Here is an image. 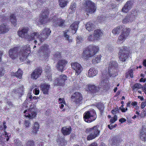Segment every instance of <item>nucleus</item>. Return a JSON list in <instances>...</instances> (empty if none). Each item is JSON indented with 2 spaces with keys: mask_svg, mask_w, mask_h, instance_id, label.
Listing matches in <instances>:
<instances>
[{
  "mask_svg": "<svg viewBox=\"0 0 146 146\" xmlns=\"http://www.w3.org/2000/svg\"><path fill=\"white\" fill-rule=\"evenodd\" d=\"M117 119H110V123H114Z\"/></svg>",
  "mask_w": 146,
  "mask_h": 146,
  "instance_id": "69168bd1",
  "label": "nucleus"
},
{
  "mask_svg": "<svg viewBox=\"0 0 146 146\" xmlns=\"http://www.w3.org/2000/svg\"><path fill=\"white\" fill-rule=\"evenodd\" d=\"M79 22L76 21L73 23L70 26V31L73 34L76 33L78 27Z\"/></svg>",
  "mask_w": 146,
  "mask_h": 146,
  "instance_id": "5701e85b",
  "label": "nucleus"
},
{
  "mask_svg": "<svg viewBox=\"0 0 146 146\" xmlns=\"http://www.w3.org/2000/svg\"><path fill=\"white\" fill-rule=\"evenodd\" d=\"M76 8V5L74 3H72L70 6V9L73 11H74Z\"/></svg>",
  "mask_w": 146,
  "mask_h": 146,
  "instance_id": "09e8293b",
  "label": "nucleus"
},
{
  "mask_svg": "<svg viewBox=\"0 0 146 146\" xmlns=\"http://www.w3.org/2000/svg\"><path fill=\"white\" fill-rule=\"evenodd\" d=\"M133 5V2L131 1H127L122 8L121 11L124 13H127L132 8Z\"/></svg>",
  "mask_w": 146,
  "mask_h": 146,
  "instance_id": "dca6fc26",
  "label": "nucleus"
},
{
  "mask_svg": "<svg viewBox=\"0 0 146 146\" xmlns=\"http://www.w3.org/2000/svg\"><path fill=\"white\" fill-rule=\"evenodd\" d=\"M39 124L37 122H35L33 128V132L35 134L37 133L39 128Z\"/></svg>",
  "mask_w": 146,
  "mask_h": 146,
  "instance_id": "473e14b6",
  "label": "nucleus"
},
{
  "mask_svg": "<svg viewBox=\"0 0 146 146\" xmlns=\"http://www.w3.org/2000/svg\"><path fill=\"white\" fill-rule=\"evenodd\" d=\"M122 28V27L121 26H119L117 27L116 28H114L112 30V33L114 35L118 34L121 30Z\"/></svg>",
  "mask_w": 146,
  "mask_h": 146,
  "instance_id": "4c0bfd02",
  "label": "nucleus"
},
{
  "mask_svg": "<svg viewBox=\"0 0 146 146\" xmlns=\"http://www.w3.org/2000/svg\"><path fill=\"white\" fill-rule=\"evenodd\" d=\"M126 49V47H123L120 50L118 54L121 61H125L127 58L128 54Z\"/></svg>",
  "mask_w": 146,
  "mask_h": 146,
  "instance_id": "9b49d317",
  "label": "nucleus"
},
{
  "mask_svg": "<svg viewBox=\"0 0 146 146\" xmlns=\"http://www.w3.org/2000/svg\"><path fill=\"white\" fill-rule=\"evenodd\" d=\"M67 63V61L66 60H60L58 62L56 66L57 69L61 72L63 71Z\"/></svg>",
  "mask_w": 146,
  "mask_h": 146,
  "instance_id": "f3484780",
  "label": "nucleus"
},
{
  "mask_svg": "<svg viewBox=\"0 0 146 146\" xmlns=\"http://www.w3.org/2000/svg\"><path fill=\"white\" fill-rule=\"evenodd\" d=\"M101 56L98 55L96 56L92 60V62L94 64L99 63L101 61Z\"/></svg>",
  "mask_w": 146,
  "mask_h": 146,
  "instance_id": "f704fd0d",
  "label": "nucleus"
},
{
  "mask_svg": "<svg viewBox=\"0 0 146 146\" xmlns=\"http://www.w3.org/2000/svg\"><path fill=\"white\" fill-rule=\"evenodd\" d=\"M117 64L115 61H111L109 63L107 70L103 72L102 78L98 86L99 88H108L110 86L109 79L110 77L117 76Z\"/></svg>",
  "mask_w": 146,
  "mask_h": 146,
  "instance_id": "f03ea898",
  "label": "nucleus"
},
{
  "mask_svg": "<svg viewBox=\"0 0 146 146\" xmlns=\"http://www.w3.org/2000/svg\"><path fill=\"white\" fill-rule=\"evenodd\" d=\"M9 55L13 60L17 59L18 57V54L16 52L15 48L10 49L9 52Z\"/></svg>",
  "mask_w": 146,
  "mask_h": 146,
  "instance_id": "412c9836",
  "label": "nucleus"
},
{
  "mask_svg": "<svg viewBox=\"0 0 146 146\" xmlns=\"http://www.w3.org/2000/svg\"><path fill=\"white\" fill-rule=\"evenodd\" d=\"M5 70H4L2 68L0 69V77L2 76L4 74Z\"/></svg>",
  "mask_w": 146,
  "mask_h": 146,
  "instance_id": "bf43d9fd",
  "label": "nucleus"
},
{
  "mask_svg": "<svg viewBox=\"0 0 146 146\" xmlns=\"http://www.w3.org/2000/svg\"><path fill=\"white\" fill-rule=\"evenodd\" d=\"M120 109L121 110V111L123 112H125L127 110V108H125L122 106L120 108Z\"/></svg>",
  "mask_w": 146,
  "mask_h": 146,
  "instance_id": "680f3d73",
  "label": "nucleus"
},
{
  "mask_svg": "<svg viewBox=\"0 0 146 146\" xmlns=\"http://www.w3.org/2000/svg\"><path fill=\"white\" fill-rule=\"evenodd\" d=\"M59 5V6L62 8L65 7L68 3L66 0H58Z\"/></svg>",
  "mask_w": 146,
  "mask_h": 146,
  "instance_id": "72a5a7b5",
  "label": "nucleus"
},
{
  "mask_svg": "<svg viewBox=\"0 0 146 146\" xmlns=\"http://www.w3.org/2000/svg\"><path fill=\"white\" fill-rule=\"evenodd\" d=\"M103 34L102 32L100 29H97L94 31V36L96 40H99Z\"/></svg>",
  "mask_w": 146,
  "mask_h": 146,
  "instance_id": "bb28decb",
  "label": "nucleus"
},
{
  "mask_svg": "<svg viewBox=\"0 0 146 146\" xmlns=\"http://www.w3.org/2000/svg\"><path fill=\"white\" fill-rule=\"evenodd\" d=\"M5 138L6 139L7 141H8L9 140V136H8V134L6 132H5Z\"/></svg>",
  "mask_w": 146,
  "mask_h": 146,
  "instance_id": "0e129e2a",
  "label": "nucleus"
},
{
  "mask_svg": "<svg viewBox=\"0 0 146 146\" xmlns=\"http://www.w3.org/2000/svg\"><path fill=\"white\" fill-rule=\"evenodd\" d=\"M61 131L63 134L64 135H69L72 131V128L70 126H65L62 127Z\"/></svg>",
  "mask_w": 146,
  "mask_h": 146,
  "instance_id": "4be33fe9",
  "label": "nucleus"
},
{
  "mask_svg": "<svg viewBox=\"0 0 146 146\" xmlns=\"http://www.w3.org/2000/svg\"><path fill=\"white\" fill-rule=\"evenodd\" d=\"M30 48L29 45H26L23 47L19 52V55L21 61H23L25 59L31 52Z\"/></svg>",
  "mask_w": 146,
  "mask_h": 146,
  "instance_id": "6e6552de",
  "label": "nucleus"
},
{
  "mask_svg": "<svg viewBox=\"0 0 146 146\" xmlns=\"http://www.w3.org/2000/svg\"><path fill=\"white\" fill-rule=\"evenodd\" d=\"M67 79V77L65 75H60L59 78L55 79L53 82V83L54 85H63Z\"/></svg>",
  "mask_w": 146,
  "mask_h": 146,
  "instance_id": "ddd939ff",
  "label": "nucleus"
},
{
  "mask_svg": "<svg viewBox=\"0 0 146 146\" xmlns=\"http://www.w3.org/2000/svg\"><path fill=\"white\" fill-rule=\"evenodd\" d=\"M26 144V146H34L35 142L33 140H29L27 141Z\"/></svg>",
  "mask_w": 146,
  "mask_h": 146,
  "instance_id": "79ce46f5",
  "label": "nucleus"
},
{
  "mask_svg": "<svg viewBox=\"0 0 146 146\" xmlns=\"http://www.w3.org/2000/svg\"><path fill=\"white\" fill-rule=\"evenodd\" d=\"M130 76L131 78H133V70L132 69L129 70L127 73L126 77L128 78Z\"/></svg>",
  "mask_w": 146,
  "mask_h": 146,
  "instance_id": "a19ab883",
  "label": "nucleus"
},
{
  "mask_svg": "<svg viewBox=\"0 0 146 146\" xmlns=\"http://www.w3.org/2000/svg\"><path fill=\"white\" fill-rule=\"evenodd\" d=\"M83 3L85 7V11L87 13L92 14L95 11L96 7L94 3L88 0L84 1Z\"/></svg>",
  "mask_w": 146,
  "mask_h": 146,
  "instance_id": "0eeeda50",
  "label": "nucleus"
},
{
  "mask_svg": "<svg viewBox=\"0 0 146 146\" xmlns=\"http://www.w3.org/2000/svg\"><path fill=\"white\" fill-rule=\"evenodd\" d=\"M10 20L11 21V23L14 26H15L17 25V21L15 17L14 14L11 15L10 16Z\"/></svg>",
  "mask_w": 146,
  "mask_h": 146,
  "instance_id": "e433bc0d",
  "label": "nucleus"
},
{
  "mask_svg": "<svg viewBox=\"0 0 146 146\" xmlns=\"http://www.w3.org/2000/svg\"><path fill=\"white\" fill-rule=\"evenodd\" d=\"M146 106V100H145L144 102L141 103L140 107L141 109L144 108Z\"/></svg>",
  "mask_w": 146,
  "mask_h": 146,
  "instance_id": "4d7b16f0",
  "label": "nucleus"
},
{
  "mask_svg": "<svg viewBox=\"0 0 146 146\" xmlns=\"http://www.w3.org/2000/svg\"><path fill=\"white\" fill-rule=\"evenodd\" d=\"M142 85L139 84H136L134 85L133 86L132 88L133 90H135L136 89L140 88L142 87Z\"/></svg>",
  "mask_w": 146,
  "mask_h": 146,
  "instance_id": "c03bdc74",
  "label": "nucleus"
},
{
  "mask_svg": "<svg viewBox=\"0 0 146 146\" xmlns=\"http://www.w3.org/2000/svg\"><path fill=\"white\" fill-rule=\"evenodd\" d=\"M60 53L59 52H57L54 55V58L56 59V58H58L60 57Z\"/></svg>",
  "mask_w": 146,
  "mask_h": 146,
  "instance_id": "13d9d810",
  "label": "nucleus"
},
{
  "mask_svg": "<svg viewBox=\"0 0 146 146\" xmlns=\"http://www.w3.org/2000/svg\"><path fill=\"white\" fill-rule=\"evenodd\" d=\"M41 69L39 68L35 69L31 74V78L34 79H36L41 75L42 73Z\"/></svg>",
  "mask_w": 146,
  "mask_h": 146,
  "instance_id": "aec40b11",
  "label": "nucleus"
},
{
  "mask_svg": "<svg viewBox=\"0 0 146 146\" xmlns=\"http://www.w3.org/2000/svg\"><path fill=\"white\" fill-rule=\"evenodd\" d=\"M93 117L94 119L97 117L96 112L93 109L91 110L90 111L86 112L84 114V119H89Z\"/></svg>",
  "mask_w": 146,
  "mask_h": 146,
  "instance_id": "a211bd4d",
  "label": "nucleus"
},
{
  "mask_svg": "<svg viewBox=\"0 0 146 146\" xmlns=\"http://www.w3.org/2000/svg\"><path fill=\"white\" fill-rule=\"evenodd\" d=\"M60 108L61 109H62V111H64L65 108L67 107V105L65 103V102L64 103L61 104L60 105Z\"/></svg>",
  "mask_w": 146,
  "mask_h": 146,
  "instance_id": "49530a36",
  "label": "nucleus"
},
{
  "mask_svg": "<svg viewBox=\"0 0 146 146\" xmlns=\"http://www.w3.org/2000/svg\"><path fill=\"white\" fill-rule=\"evenodd\" d=\"M57 142L59 143V144L62 146H64L67 144V141L65 140L64 138L60 137L57 139Z\"/></svg>",
  "mask_w": 146,
  "mask_h": 146,
  "instance_id": "2f4dec72",
  "label": "nucleus"
},
{
  "mask_svg": "<svg viewBox=\"0 0 146 146\" xmlns=\"http://www.w3.org/2000/svg\"><path fill=\"white\" fill-rule=\"evenodd\" d=\"M89 146H98V145L96 143L94 142L92 143Z\"/></svg>",
  "mask_w": 146,
  "mask_h": 146,
  "instance_id": "774afa93",
  "label": "nucleus"
},
{
  "mask_svg": "<svg viewBox=\"0 0 146 146\" xmlns=\"http://www.w3.org/2000/svg\"><path fill=\"white\" fill-rule=\"evenodd\" d=\"M24 124L26 127H28L29 126L30 123L29 120H25Z\"/></svg>",
  "mask_w": 146,
  "mask_h": 146,
  "instance_id": "5fc2aeb1",
  "label": "nucleus"
},
{
  "mask_svg": "<svg viewBox=\"0 0 146 146\" xmlns=\"http://www.w3.org/2000/svg\"><path fill=\"white\" fill-rule=\"evenodd\" d=\"M72 100L76 104L80 103L82 99V94L78 92L74 93L71 97Z\"/></svg>",
  "mask_w": 146,
  "mask_h": 146,
  "instance_id": "2eb2a0df",
  "label": "nucleus"
},
{
  "mask_svg": "<svg viewBox=\"0 0 146 146\" xmlns=\"http://www.w3.org/2000/svg\"><path fill=\"white\" fill-rule=\"evenodd\" d=\"M113 123H110V125H108V128L112 130L114 128L116 127L117 125L116 124H115L114 125L113 124Z\"/></svg>",
  "mask_w": 146,
  "mask_h": 146,
  "instance_id": "de8ad7c7",
  "label": "nucleus"
},
{
  "mask_svg": "<svg viewBox=\"0 0 146 146\" xmlns=\"http://www.w3.org/2000/svg\"><path fill=\"white\" fill-rule=\"evenodd\" d=\"M23 74V71L19 69L16 72L12 73L11 75L13 76H15L18 78L20 79L22 78Z\"/></svg>",
  "mask_w": 146,
  "mask_h": 146,
  "instance_id": "7c9ffc66",
  "label": "nucleus"
},
{
  "mask_svg": "<svg viewBox=\"0 0 146 146\" xmlns=\"http://www.w3.org/2000/svg\"><path fill=\"white\" fill-rule=\"evenodd\" d=\"M99 49L98 46L89 45L83 51L82 54V58L86 60L90 59L98 51Z\"/></svg>",
  "mask_w": 146,
  "mask_h": 146,
  "instance_id": "20e7f679",
  "label": "nucleus"
},
{
  "mask_svg": "<svg viewBox=\"0 0 146 146\" xmlns=\"http://www.w3.org/2000/svg\"><path fill=\"white\" fill-rule=\"evenodd\" d=\"M23 87L22 86L19 88L17 89V90H14L13 91L16 93H18L20 95H23Z\"/></svg>",
  "mask_w": 146,
  "mask_h": 146,
  "instance_id": "58836bf2",
  "label": "nucleus"
},
{
  "mask_svg": "<svg viewBox=\"0 0 146 146\" xmlns=\"http://www.w3.org/2000/svg\"><path fill=\"white\" fill-rule=\"evenodd\" d=\"M27 100L29 101H32L33 100V96L30 94H28L27 98Z\"/></svg>",
  "mask_w": 146,
  "mask_h": 146,
  "instance_id": "603ef678",
  "label": "nucleus"
},
{
  "mask_svg": "<svg viewBox=\"0 0 146 146\" xmlns=\"http://www.w3.org/2000/svg\"><path fill=\"white\" fill-rule=\"evenodd\" d=\"M64 100L63 98H59L58 101V103L59 104H63L65 103Z\"/></svg>",
  "mask_w": 146,
  "mask_h": 146,
  "instance_id": "052dcab7",
  "label": "nucleus"
},
{
  "mask_svg": "<svg viewBox=\"0 0 146 146\" xmlns=\"http://www.w3.org/2000/svg\"><path fill=\"white\" fill-rule=\"evenodd\" d=\"M9 30L8 26L4 24L0 25V34H3L7 32Z\"/></svg>",
  "mask_w": 146,
  "mask_h": 146,
  "instance_id": "c85d7f7f",
  "label": "nucleus"
},
{
  "mask_svg": "<svg viewBox=\"0 0 146 146\" xmlns=\"http://www.w3.org/2000/svg\"><path fill=\"white\" fill-rule=\"evenodd\" d=\"M113 49V46L110 45H108L106 48V50L107 51L111 52Z\"/></svg>",
  "mask_w": 146,
  "mask_h": 146,
  "instance_id": "a18cd8bd",
  "label": "nucleus"
},
{
  "mask_svg": "<svg viewBox=\"0 0 146 146\" xmlns=\"http://www.w3.org/2000/svg\"><path fill=\"white\" fill-rule=\"evenodd\" d=\"M139 136L141 139L143 141H146V126L143 125L139 133Z\"/></svg>",
  "mask_w": 146,
  "mask_h": 146,
  "instance_id": "6ab92c4d",
  "label": "nucleus"
},
{
  "mask_svg": "<svg viewBox=\"0 0 146 146\" xmlns=\"http://www.w3.org/2000/svg\"><path fill=\"white\" fill-rule=\"evenodd\" d=\"M86 28L89 31H91L94 30L95 28V25L92 22H89L86 24Z\"/></svg>",
  "mask_w": 146,
  "mask_h": 146,
  "instance_id": "c756f323",
  "label": "nucleus"
},
{
  "mask_svg": "<svg viewBox=\"0 0 146 146\" xmlns=\"http://www.w3.org/2000/svg\"><path fill=\"white\" fill-rule=\"evenodd\" d=\"M137 102H133L131 103V105L133 106H134L135 107L136 106H137Z\"/></svg>",
  "mask_w": 146,
  "mask_h": 146,
  "instance_id": "338daca9",
  "label": "nucleus"
},
{
  "mask_svg": "<svg viewBox=\"0 0 146 146\" xmlns=\"http://www.w3.org/2000/svg\"><path fill=\"white\" fill-rule=\"evenodd\" d=\"M97 106L101 112L103 111L104 108V105L103 104L99 103L98 104Z\"/></svg>",
  "mask_w": 146,
  "mask_h": 146,
  "instance_id": "ea45409f",
  "label": "nucleus"
},
{
  "mask_svg": "<svg viewBox=\"0 0 146 146\" xmlns=\"http://www.w3.org/2000/svg\"><path fill=\"white\" fill-rule=\"evenodd\" d=\"M40 92L39 89L38 88H35L33 91V93L35 95H38Z\"/></svg>",
  "mask_w": 146,
  "mask_h": 146,
  "instance_id": "864d4df0",
  "label": "nucleus"
},
{
  "mask_svg": "<svg viewBox=\"0 0 146 146\" xmlns=\"http://www.w3.org/2000/svg\"><path fill=\"white\" fill-rule=\"evenodd\" d=\"M83 40V38L80 36H78L77 38L76 42L77 44H80L82 42Z\"/></svg>",
  "mask_w": 146,
  "mask_h": 146,
  "instance_id": "3c124183",
  "label": "nucleus"
},
{
  "mask_svg": "<svg viewBox=\"0 0 146 146\" xmlns=\"http://www.w3.org/2000/svg\"><path fill=\"white\" fill-rule=\"evenodd\" d=\"M98 70L94 68H91L88 70L87 76L89 77H92L95 76L98 73Z\"/></svg>",
  "mask_w": 146,
  "mask_h": 146,
  "instance_id": "393cba45",
  "label": "nucleus"
},
{
  "mask_svg": "<svg viewBox=\"0 0 146 146\" xmlns=\"http://www.w3.org/2000/svg\"><path fill=\"white\" fill-rule=\"evenodd\" d=\"M37 109L35 104L30 106V108L28 110H25L24 112V115L25 117L29 119L34 117L36 114Z\"/></svg>",
  "mask_w": 146,
  "mask_h": 146,
  "instance_id": "423d86ee",
  "label": "nucleus"
},
{
  "mask_svg": "<svg viewBox=\"0 0 146 146\" xmlns=\"http://www.w3.org/2000/svg\"><path fill=\"white\" fill-rule=\"evenodd\" d=\"M50 88V85L46 83H44L41 85V90L44 94H48Z\"/></svg>",
  "mask_w": 146,
  "mask_h": 146,
  "instance_id": "b1692460",
  "label": "nucleus"
},
{
  "mask_svg": "<svg viewBox=\"0 0 146 146\" xmlns=\"http://www.w3.org/2000/svg\"><path fill=\"white\" fill-rule=\"evenodd\" d=\"M68 31H66L64 32V36L65 37L66 40L69 42H71L72 41V39L68 35Z\"/></svg>",
  "mask_w": 146,
  "mask_h": 146,
  "instance_id": "c9c22d12",
  "label": "nucleus"
},
{
  "mask_svg": "<svg viewBox=\"0 0 146 146\" xmlns=\"http://www.w3.org/2000/svg\"><path fill=\"white\" fill-rule=\"evenodd\" d=\"M95 119H93V120L92 119H84V120L85 122H86L88 123H90L92 122L93 121H94Z\"/></svg>",
  "mask_w": 146,
  "mask_h": 146,
  "instance_id": "e2e57ef3",
  "label": "nucleus"
},
{
  "mask_svg": "<svg viewBox=\"0 0 146 146\" xmlns=\"http://www.w3.org/2000/svg\"><path fill=\"white\" fill-rule=\"evenodd\" d=\"M88 40L89 41H93L94 40H96L95 39L94 37L92 35H89L88 38Z\"/></svg>",
  "mask_w": 146,
  "mask_h": 146,
  "instance_id": "8fccbe9b",
  "label": "nucleus"
},
{
  "mask_svg": "<svg viewBox=\"0 0 146 146\" xmlns=\"http://www.w3.org/2000/svg\"><path fill=\"white\" fill-rule=\"evenodd\" d=\"M118 108H115L111 111V113L113 114H115L118 112Z\"/></svg>",
  "mask_w": 146,
  "mask_h": 146,
  "instance_id": "6e6d98bb",
  "label": "nucleus"
},
{
  "mask_svg": "<svg viewBox=\"0 0 146 146\" xmlns=\"http://www.w3.org/2000/svg\"><path fill=\"white\" fill-rule=\"evenodd\" d=\"M72 68L75 72V75L77 76L79 75L83 70V68L79 63L76 62H73L71 64Z\"/></svg>",
  "mask_w": 146,
  "mask_h": 146,
  "instance_id": "f8f14e48",
  "label": "nucleus"
},
{
  "mask_svg": "<svg viewBox=\"0 0 146 146\" xmlns=\"http://www.w3.org/2000/svg\"><path fill=\"white\" fill-rule=\"evenodd\" d=\"M97 126V125L95 126L92 128L86 129V131L90 134L87 137V140H92L98 136L100 131L98 129Z\"/></svg>",
  "mask_w": 146,
  "mask_h": 146,
  "instance_id": "39448f33",
  "label": "nucleus"
},
{
  "mask_svg": "<svg viewBox=\"0 0 146 146\" xmlns=\"http://www.w3.org/2000/svg\"><path fill=\"white\" fill-rule=\"evenodd\" d=\"M111 141V145L113 146H116L119 143L122 141V140L121 138L118 137L117 136H114L112 138Z\"/></svg>",
  "mask_w": 146,
  "mask_h": 146,
  "instance_id": "cd10ccee",
  "label": "nucleus"
},
{
  "mask_svg": "<svg viewBox=\"0 0 146 146\" xmlns=\"http://www.w3.org/2000/svg\"><path fill=\"white\" fill-rule=\"evenodd\" d=\"M88 86V89L90 91H96V86L91 85L89 84Z\"/></svg>",
  "mask_w": 146,
  "mask_h": 146,
  "instance_id": "37998d69",
  "label": "nucleus"
},
{
  "mask_svg": "<svg viewBox=\"0 0 146 146\" xmlns=\"http://www.w3.org/2000/svg\"><path fill=\"white\" fill-rule=\"evenodd\" d=\"M46 70L45 71L46 80L48 82H50L52 80L50 68V67L48 66L46 68Z\"/></svg>",
  "mask_w": 146,
  "mask_h": 146,
  "instance_id": "a878e982",
  "label": "nucleus"
},
{
  "mask_svg": "<svg viewBox=\"0 0 146 146\" xmlns=\"http://www.w3.org/2000/svg\"><path fill=\"white\" fill-rule=\"evenodd\" d=\"M136 12L135 11L132 10L131 12V16H126L124 18L122 21L123 23H127L132 22L135 20V17L136 15Z\"/></svg>",
  "mask_w": 146,
  "mask_h": 146,
  "instance_id": "4468645a",
  "label": "nucleus"
},
{
  "mask_svg": "<svg viewBox=\"0 0 146 146\" xmlns=\"http://www.w3.org/2000/svg\"><path fill=\"white\" fill-rule=\"evenodd\" d=\"M48 13L49 12L48 11H43L39 17L36 19V22L37 24L44 25L48 22H52L54 23L55 25L57 26H62L63 25L64 22V20L60 18L56 19V17L53 16L50 17L51 19H50L47 16Z\"/></svg>",
  "mask_w": 146,
  "mask_h": 146,
  "instance_id": "7ed1b4c3",
  "label": "nucleus"
},
{
  "mask_svg": "<svg viewBox=\"0 0 146 146\" xmlns=\"http://www.w3.org/2000/svg\"><path fill=\"white\" fill-rule=\"evenodd\" d=\"M130 31L129 28L124 29L121 34L118 37L117 42L118 43H123L128 36Z\"/></svg>",
  "mask_w": 146,
  "mask_h": 146,
  "instance_id": "9d476101",
  "label": "nucleus"
},
{
  "mask_svg": "<svg viewBox=\"0 0 146 146\" xmlns=\"http://www.w3.org/2000/svg\"><path fill=\"white\" fill-rule=\"evenodd\" d=\"M29 28L28 27H23L20 28L18 31V35L20 37L27 39L28 40H34L35 44L38 43L39 44L50 35L51 31L48 28H46L43 30L40 35L37 33L33 32L30 35H27Z\"/></svg>",
  "mask_w": 146,
  "mask_h": 146,
  "instance_id": "f257e3e1",
  "label": "nucleus"
},
{
  "mask_svg": "<svg viewBox=\"0 0 146 146\" xmlns=\"http://www.w3.org/2000/svg\"><path fill=\"white\" fill-rule=\"evenodd\" d=\"M48 46V45L45 44L41 47L39 50L40 56L44 60H46L49 56L50 51Z\"/></svg>",
  "mask_w": 146,
  "mask_h": 146,
  "instance_id": "1a4fd4ad",
  "label": "nucleus"
}]
</instances>
